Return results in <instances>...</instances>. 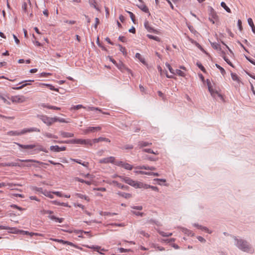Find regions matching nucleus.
Instances as JSON below:
<instances>
[{
	"label": "nucleus",
	"instance_id": "nucleus-11",
	"mask_svg": "<svg viewBox=\"0 0 255 255\" xmlns=\"http://www.w3.org/2000/svg\"><path fill=\"white\" fill-rule=\"evenodd\" d=\"M115 158L114 156H110L106 158H104L99 160L100 163H112L115 164Z\"/></svg>",
	"mask_w": 255,
	"mask_h": 255
},
{
	"label": "nucleus",
	"instance_id": "nucleus-31",
	"mask_svg": "<svg viewBox=\"0 0 255 255\" xmlns=\"http://www.w3.org/2000/svg\"><path fill=\"white\" fill-rule=\"evenodd\" d=\"M231 77L234 81H236L237 82H240V78L236 73H231Z\"/></svg>",
	"mask_w": 255,
	"mask_h": 255
},
{
	"label": "nucleus",
	"instance_id": "nucleus-17",
	"mask_svg": "<svg viewBox=\"0 0 255 255\" xmlns=\"http://www.w3.org/2000/svg\"><path fill=\"white\" fill-rule=\"evenodd\" d=\"M41 107H42L43 108H47L48 109H52V110H61V108L59 107L51 106V105L44 104V103L41 104Z\"/></svg>",
	"mask_w": 255,
	"mask_h": 255
},
{
	"label": "nucleus",
	"instance_id": "nucleus-42",
	"mask_svg": "<svg viewBox=\"0 0 255 255\" xmlns=\"http://www.w3.org/2000/svg\"><path fill=\"white\" fill-rule=\"evenodd\" d=\"M90 141H91L90 142V144H89L90 146H92L94 143L100 142L99 138H95L93 139H90Z\"/></svg>",
	"mask_w": 255,
	"mask_h": 255
},
{
	"label": "nucleus",
	"instance_id": "nucleus-61",
	"mask_svg": "<svg viewBox=\"0 0 255 255\" xmlns=\"http://www.w3.org/2000/svg\"><path fill=\"white\" fill-rule=\"evenodd\" d=\"M238 25L240 30L242 31L243 29V27L242 25V21L240 19H239L238 21Z\"/></svg>",
	"mask_w": 255,
	"mask_h": 255
},
{
	"label": "nucleus",
	"instance_id": "nucleus-43",
	"mask_svg": "<svg viewBox=\"0 0 255 255\" xmlns=\"http://www.w3.org/2000/svg\"><path fill=\"white\" fill-rule=\"evenodd\" d=\"M16 185L19 186H21L20 184H13L12 183H6V186H8V187L11 190L13 189V187L14 186H16Z\"/></svg>",
	"mask_w": 255,
	"mask_h": 255
},
{
	"label": "nucleus",
	"instance_id": "nucleus-34",
	"mask_svg": "<svg viewBox=\"0 0 255 255\" xmlns=\"http://www.w3.org/2000/svg\"><path fill=\"white\" fill-rule=\"evenodd\" d=\"M144 185L146 186V187H142V188H144V189L151 188L152 190H153L154 191H158V188L156 186H151V185H147L146 184H144Z\"/></svg>",
	"mask_w": 255,
	"mask_h": 255
},
{
	"label": "nucleus",
	"instance_id": "nucleus-44",
	"mask_svg": "<svg viewBox=\"0 0 255 255\" xmlns=\"http://www.w3.org/2000/svg\"><path fill=\"white\" fill-rule=\"evenodd\" d=\"M151 144V143H149L145 141H141L139 142V145H140V147L146 146Z\"/></svg>",
	"mask_w": 255,
	"mask_h": 255
},
{
	"label": "nucleus",
	"instance_id": "nucleus-54",
	"mask_svg": "<svg viewBox=\"0 0 255 255\" xmlns=\"http://www.w3.org/2000/svg\"><path fill=\"white\" fill-rule=\"evenodd\" d=\"M99 139L100 142H101V141H106V142H110V140L109 138H105V137H99Z\"/></svg>",
	"mask_w": 255,
	"mask_h": 255
},
{
	"label": "nucleus",
	"instance_id": "nucleus-22",
	"mask_svg": "<svg viewBox=\"0 0 255 255\" xmlns=\"http://www.w3.org/2000/svg\"><path fill=\"white\" fill-rule=\"evenodd\" d=\"M71 160L74 162H76L78 163H79L83 166L88 167L89 166V163L88 162H82L80 160L77 159H71Z\"/></svg>",
	"mask_w": 255,
	"mask_h": 255
},
{
	"label": "nucleus",
	"instance_id": "nucleus-52",
	"mask_svg": "<svg viewBox=\"0 0 255 255\" xmlns=\"http://www.w3.org/2000/svg\"><path fill=\"white\" fill-rule=\"evenodd\" d=\"M101 215L102 216H113L114 215H116V213H111L110 212H102L101 213Z\"/></svg>",
	"mask_w": 255,
	"mask_h": 255
},
{
	"label": "nucleus",
	"instance_id": "nucleus-23",
	"mask_svg": "<svg viewBox=\"0 0 255 255\" xmlns=\"http://www.w3.org/2000/svg\"><path fill=\"white\" fill-rule=\"evenodd\" d=\"M75 195L76 197H77L78 198H80L81 199H84V200H86L88 202H89L90 201L89 198L88 196H87L86 195H83V194H80V193H76L75 194Z\"/></svg>",
	"mask_w": 255,
	"mask_h": 255
},
{
	"label": "nucleus",
	"instance_id": "nucleus-5",
	"mask_svg": "<svg viewBox=\"0 0 255 255\" xmlns=\"http://www.w3.org/2000/svg\"><path fill=\"white\" fill-rule=\"evenodd\" d=\"M41 212L43 215L49 214V215L48 216V218L50 219L54 220L56 222L62 223L64 220V219L62 218H59L55 217V216L51 215V214L53 213V212L52 211L43 210L41 211Z\"/></svg>",
	"mask_w": 255,
	"mask_h": 255
},
{
	"label": "nucleus",
	"instance_id": "nucleus-59",
	"mask_svg": "<svg viewBox=\"0 0 255 255\" xmlns=\"http://www.w3.org/2000/svg\"><path fill=\"white\" fill-rule=\"evenodd\" d=\"M16 231L17 232L16 233H20L23 234L28 235V234H29V232L28 231H23V230H18L16 229Z\"/></svg>",
	"mask_w": 255,
	"mask_h": 255
},
{
	"label": "nucleus",
	"instance_id": "nucleus-21",
	"mask_svg": "<svg viewBox=\"0 0 255 255\" xmlns=\"http://www.w3.org/2000/svg\"><path fill=\"white\" fill-rule=\"evenodd\" d=\"M118 194L126 199H129L132 197V195L130 193L120 192L118 193Z\"/></svg>",
	"mask_w": 255,
	"mask_h": 255
},
{
	"label": "nucleus",
	"instance_id": "nucleus-64",
	"mask_svg": "<svg viewBox=\"0 0 255 255\" xmlns=\"http://www.w3.org/2000/svg\"><path fill=\"white\" fill-rule=\"evenodd\" d=\"M139 89H140V91L142 92V93H145V88L143 87V86H142L141 85H140L139 86Z\"/></svg>",
	"mask_w": 255,
	"mask_h": 255
},
{
	"label": "nucleus",
	"instance_id": "nucleus-3",
	"mask_svg": "<svg viewBox=\"0 0 255 255\" xmlns=\"http://www.w3.org/2000/svg\"><path fill=\"white\" fill-rule=\"evenodd\" d=\"M123 179L126 183L131 186H133L134 188H142V187H146L144 183L133 180L129 177H126L123 178Z\"/></svg>",
	"mask_w": 255,
	"mask_h": 255
},
{
	"label": "nucleus",
	"instance_id": "nucleus-53",
	"mask_svg": "<svg viewBox=\"0 0 255 255\" xmlns=\"http://www.w3.org/2000/svg\"><path fill=\"white\" fill-rule=\"evenodd\" d=\"M44 135L46 137H47L48 138H57V137H56L55 135H53L51 133H48V132L44 133Z\"/></svg>",
	"mask_w": 255,
	"mask_h": 255
},
{
	"label": "nucleus",
	"instance_id": "nucleus-60",
	"mask_svg": "<svg viewBox=\"0 0 255 255\" xmlns=\"http://www.w3.org/2000/svg\"><path fill=\"white\" fill-rule=\"evenodd\" d=\"M183 232H184L185 234H188V235L193 236V234L192 233V232L187 229H183Z\"/></svg>",
	"mask_w": 255,
	"mask_h": 255
},
{
	"label": "nucleus",
	"instance_id": "nucleus-29",
	"mask_svg": "<svg viewBox=\"0 0 255 255\" xmlns=\"http://www.w3.org/2000/svg\"><path fill=\"white\" fill-rule=\"evenodd\" d=\"M7 134L10 136H19L20 135V131H10L7 132Z\"/></svg>",
	"mask_w": 255,
	"mask_h": 255
},
{
	"label": "nucleus",
	"instance_id": "nucleus-32",
	"mask_svg": "<svg viewBox=\"0 0 255 255\" xmlns=\"http://www.w3.org/2000/svg\"><path fill=\"white\" fill-rule=\"evenodd\" d=\"M144 26L149 32L153 31V29L149 26L148 21H146L144 22Z\"/></svg>",
	"mask_w": 255,
	"mask_h": 255
},
{
	"label": "nucleus",
	"instance_id": "nucleus-56",
	"mask_svg": "<svg viewBox=\"0 0 255 255\" xmlns=\"http://www.w3.org/2000/svg\"><path fill=\"white\" fill-rule=\"evenodd\" d=\"M136 169H145V170H148V169L149 168V166H144V165H143V166H137L135 167Z\"/></svg>",
	"mask_w": 255,
	"mask_h": 255
},
{
	"label": "nucleus",
	"instance_id": "nucleus-57",
	"mask_svg": "<svg viewBox=\"0 0 255 255\" xmlns=\"http://www.w3.org/2000/svg\"><path fill=\"white\" fill-rule=\"evenodd\" d=\"M7 166H24V165H19L16 163H8V164H6Z\"/></svg>",
	"mask_w": 255,
	"mask_h": 255
},
{
	"label": "nucleus",
	"instance_id": "nucleus-8",
	"mask_svg": "<svg viewBox=\"0 0 255 255\" xmlns=\"http://www.w3.org/2000/svg\"><path fill=\"white\" fill-rule=\"evenodd\" d=\"M90 139H74L70 141V143L75 144H79L82 145H85L86 146H89L90 144Z\"/></svg>",
	"mask_w": 255,
	"mask_h": 255
},
{
	"label": "nucleus",
	"instance_id": "nucleus-13",
	"mask_svg": "<svg viewBox=\"0 0 255 255\" xmlns=\"http://www.w3.org/2000/svg\"><path fill=\"white\" fill-rule=\"evenodd\" d=\"M50 240L52 241L59 243H61V244H64V245H68L70 246L74 247L75 248H77V246L75 245H74L73 243H72L70 242H69V241H64V240H61V239H52V238H51Z\"/></svg>",
	"mask_w": 255,
	"mask_h": 255
},
{
	"label": "nucleus",
	"instance_id": "nucleus-55",
	"mask_svg": "<svg viewBox=\"0 0 255 255\" xmlns=\"http://www.w3.org/2000/svg\"><path fill=\"white\" fill-rule=\"evenodd\" d=\"M138 233H139V234L142 235H143V236L146 237H147V238L149 237V235H148L147 233H145L144 231H141H141H139Z\"/></svg>",
	"mask_w": 255,
	"mask_h": 255
},
{
	"label": "nucleus",
	"instance_id": "nucleus-40",
	"mask_svg": "<svg viewBox=\"0 0 255 255\" xmlns=\"http://www.w3.org/2000/svg\"><path fill=\"white\" fill-rule=\"evenodd\" d=\"M175 74H177L178 75H179L180 76H182V77H185V73L184 72L180 70L177 69L175 71Z\"/></svg>",
	"mask_w": 255,
	"mask_h": 255
},
{
	"label": "nucleus",
	"instance_id": "nucleus-14",
	"mask_svg": "<svg viewBox=\"0 0 255 255\" xmlns=\"http://www.w3.org/2000/svg\"><path fill=\"white\" fill-rule=\"evenodd\" d=\"M38 86L43 87V86H46V87L48 88L49 89L52 91H55L56 92H59L58 89L55 88L52 85L49 84H45V83H39Z\"/></svg>",
	"mask_w": 255,
	"mask_h": 255
},
{
	"label": "nucleus",
	"instance_id": "nucleus-15",
	"mask_svg": "<svg viewBox=\"0 0 255 255\" xmlns=\"http://www.w3.org/2000/svg\"><path fill=\"white\" fill-rule=\"evenodd\" d=\"M86 247L88 248L94 249L95 251H96V252H98L99 253H100L101 254H102L101 251H103V252L106 251V250L105 249H101V248L99 246H89L88 245H87V246H86Z\"/></svg>",
	"mask_w": 255,
	"mask_h": 255
},
{
	"label": "nucleus",
	"instance_id": "nucleus-37",
	"mask_svg": "<svg viewBox=\"0 0 255 255\" xmlns=\"http://www.w3.org/2000/svg\"><path fill=\"white\" fill-rule=\"evenodd\" d=\"M158 233L163 237H170L172 235V233H165L164 232L160 231H159Z\"/></svg>",
	"mask_w": 255,
	"mask_h": 255
},
{
	"label": "nucleus",
	"instance_id": "nucleus-16",
	"mask_svg": "<svg viewBox=\"0 0 255 255\" xmlns=\"http://www.w3.org/2000/svg\"><path fill=\"white\" fill-rule=\"evenodd\" d=\"M0 230H9L8 232L11 233L16 234V228H10L5 226H0Z\"/></svg>",
	"mask_w": 255,
	"mask_h": 255
},
{
	"label": "nucleus",
	"instance_id": "nucleus-24",
	"mask_svg": "<svg viewBox=\"0 0 255 255\" xmlns=\"http://www.w3.org/2000/svg\"><path fill=\"white\" fill-rule=\"evenodd\" d=\"M60 134L63 137H72L74 136V134L70 132L61 131Z\"/></svg>",
	"mask_w": 255,
	"mask_h": 255
},
{
	"label": "nucleus",
	"instance_id": "nucleus-7",
	"mask_svg": "<svg viewBox=\"0 0 255 255\" xmlns=\"http://www.w3.org/2000/svg\"><path fill=\"white\" fill-rule=\"evenodd\" d=\"M9 99L14 103H22L26 101V98L24 96L22 95H16L11 96Z\"/></svg>",
	"mask_w": 255,
	"mask_h": 255
},
{
	"label": "nucleus",
	"instance_id": "nucleus-38",
	"mask_svg": "<svg viewBox=\"0 0 255 255\" xmlns=\"http://www.w3.org/2000/svg\"><path fill=\"white\" fill-rule=\"evenodd\" d=\"M81 108H85L83 105H78L76 106H73L72 107L70 108V110H79Z\"/></svg>",
	"mask_w": 255,
	"mask_h": 255
},
{
	"label": "nucleus",
	"instance_id": "nucleus-46",
	"mask_svg": "<svg viewBox=\"0 0 255 255\" xmlns=\"http://www.w3.org/2000/svg\"><path fill=\"white\" fill-rule=\"evenodd\" d=\"M165 65L168 68L170 73H171L172 74H175L174 70L172 69V68L171 67L169 63H166L165 64Z\"/></svg>",
	"mask_w": 255,
	"mask_h": 255
},
{
	"label": "nucleus",
	"instance_id": "nucleus-6",
	"mask_svg": "<svg viewBox=\"0 0 255 255\" xmlns=\"http://www.w3.org/2000/svg\"><path fill=\"white\" fill-rule=\"evenodd\" d=\"M40 119L47 126H50L54 123V117L51 118L46 115H41L39 116Z\"/></svg>",
	"mask_w": 255,
	"mask_h": 255
},
{
	"label": "nucleus",
	"instance_id": "nucleus-49",
	"mask_svg": "<svg viewBox=\"0 0 255 255\" xmlns=\"http://www.w3.org/2000/svg\"><path fill=\"white\" fill-rule=\"evenodd\" d=\"M127 12L129 14V16H130V17L132 22L135 23V16L133 14V13L132 12H130V11H127Z\"/></svg>",
	"mask_w": 255,
	"mask_h": 255
},
{
	"label": "nucleus",
	"instance_id": "nucleus-45",
	"mask_svg": "<svg viewBox=\"0 0 255 255\" xmlns=\"http://www.w3.org/2000/svg\"><path fill=\"white\" fill-rule=\"evenodd\" d=\"M147 36L149 38L155 40L157 41H160V38L157 36H153V35H150V34H148Z\"/></svg>",
	"mask_w": 255,
	"mask_h": 255
},
{
	"label": "nucleus",
	"instance_id": "nucleus-47",
	"mask_svg": "<svg viewBox=\"0 0 255 255\" xmlns=\"http://www.w3.org/2000/svg\"><path fill=\"white\" fill-rule=\"evenodd\" d=\"M74 233H75L76 234L78 235L79 237H81V238L83 237V231L75 230V231H74Z\"/></svg>",
	"mask_w": 255,
	"mask_h": 255
},
{
	"label": "nucleus",
	"instance_id": "nucleus-1",
	"mask_svg": "<svg viewBox=\"0 0 255 255\" xmlns=\"http://www.w3.org/2000/svg\"><path fill=\"white\" fill-rule=\"evenodd\" d=\"M16 144L20 148L23 149H33L34 148V151L35 153H37L40 151H43L47 153L48 150L44 148L42 145L39 144H27L24 145L18 143H16Z\"/></svg>",
	"mask_w": 255,
	"mask_h": 255
},
{
	"label": "nucleus",
	"instance_id": "nucleus-12",
	"mask_svg": "<svg viewBox=\"0 0 255 255\" xmlns=\"http://www.w3.org/2000/svg\"><path fill=\"white\" fill-rule=\"evenodd\" d=\"M40 129L37 128H30L23 129L22 130L20 131V133L21 135L22 134H25L27 132H40Z\"/></svg>",
	"mask_w": 255,
	"mask_h": 255
},
{
	"label": "nucleus",
	"instance_id": "nucleus-50",
	"mask_svg": "<svg viewBox=\"0 0 255 255\" xmlns=\"http://www.w3.org/2000/svg\"><path fill=\"white\" fill-rule=\"evenodd\" d=\"M212 46L215 49H220V45L217 43H212Z\"/></svg>",
	"mask_w": 255,
	"mask_h": 255
},
{
	"label": "nucleus",
	"instance_id": "nucleus-26",
	"mask_svg": "<svg viewBox=\"0 0 255 255\" xmlns=\"http://www.w3.org/2000/svg\"><path fill=\"white\" fill-rule=\"evenodd\" d=\"M88 1L91 6H93L97 10H99V8L97 6V3L96 0H88Z\"/></svg>",
	"mask_w": 255,
	"mask_h": 255
},
{
	"label": "nucleus",
	"instance_id": "nucleus-39",
	"mask_svg": "<svg viewBox=\"0 0 255 255\" xmlns=\"http://www.w3.org/2000/svg\"><path fill=\"white\" fill-rule=\"evenodd\" d=\"M50 149L55 152H59V146L58 145H52L50 147Z\"/></svg>",
	"mask_w": 255,
	"mask_h": 255
},
{
	"label": "nucleus",
	"instance_id": "nucleus-2",
	"mask_svg": "<svg viewBox=\"0 0 255 255\" xmlns=\"http://www.w3.org/2000/svg\"><path fill=\"white\" fill-rule=\"evenodd\" d=\"M237 246L241 250L248 253H253L254 252L253 248L247 242L242 240H237Z\"/></svg>",
	"mask_w": 255,
	"mask_h": 255
},
{
	"label": "nucleus",
	"instance_id": "nucleus-18",
	"mask_svg": "<svg viewBox=\"0 0 255 255\" xmlns=\"http://www.w3.org/2000/svg\"><path fill=\"white\" fill-rule=\"evenodd\" d=\"M33 80H28V81H25L22 82L21 83L23 84L21 86L16 87V88H14V89H15V90L21 89L23 88L24 87H25V86H26L27 85H30L31 84L30 83V82H33Z\"/></svg>",
	"mask_w": 255,
	"mask_h": 255
},
{
	"label": "nucleus",
	"instance_id": "nucleus-62",
	"mask_svg": "<svg viewBox=\"0 0 255 255\" xmlns=\"http://www.w3.org/2000/svg\"><path fill=\"white\" fill-rule=\"evenodd\" d=\"M224 59L229 65H230L232 67H234L233 65L232 64V63L230 62V61L228 58H227L226 57H224Z\"/></svg>",
	"mask_w": 255,
	"mask_h": 255
},
{
	"label": "nucleus",
	"instance_id": "nucleus-48",
	"mask_svg": "<svg viewBox=\"0 0 255 255\" xmlns=\"http://www.w3.org/2000/svg\"><path fill=\"white\" fill-rule=\"evenodd\" d=\"M82 175L83 177L88 178L90 179V180H93V178L95 177L94 175H93V174H89V173L87 174H82Z\"/></svg>",
	"mask_w": 255,
	"mask_h": 255
},
{
	"label": "nucleus",
	"instance_id": "nucleus-36",
	"mask_svg": "<svg viewBox=\"0 0 255 255\" xmlns=\"http://www.w3.org/2000/svg\"><path fill=\"white\" fill-rule=\"evenodd\" d=\"M118 46L120 48V50L121 52L123 53V54L125 55V56H126L127 54V50H126V49L125 47H123L120 44H118Z\"/></svg>",
	"mask_w": 255,
	"mask_h": 255
},
{
	"label": "nucleus",
	"instance_id": "nucleus-58",
	"mask_svg": "<svg viewBox=\"0 0 255 255\" xmlns=\"http://www.w3.org/2000/svg\"><path fill=\"white\" fill-rule=\"evenodd\" d=\"M248 22L251 27H253V26H254V24L253 19L251 18H249L248 19Z\"/></svg>",
	"mask_w": 255,
	"mask_h": 255
},
{
	"label": "nucleus",
	"instance_id": "nucleus-20",
	"mask_svg": "<svg viewBox=\"0 0 255 255\" xmlns=\"http://www.w3.org/2000/svg\"><path fill=\"white\" fill-rule=\"evenodd\" d=\"M42 193L46 197H48L51 199L54 198L53 197V192L48 191L47 190H44L43 192H42Z\"/></svg>",
	"mask_w": 255,
	"mask_h": 255
},
{
	"label": "nucleus",
	"instance_id": "nucleus-19",
	"mask_svg": "<svg viewBox=\"0 0 255 255\" xmlns=\"http://www.w3.org/2000/svg\"><path fill=\"white\" fill-rule=\"evenodd\" d=\"M116 66L121 71L123 72L125 71H130L128 68L126 67V66L122 62H120L119 63H118Z\"/></svg>",
	"mask_w": 255,
	"mask_h": 255
},
{
	"label": "nucleus",
	"instance_id": "nucleus-10",
	"mask_svg": "<svg viewBox=\"0 0 255 255\" xmlns=\"http://www.w3.org/2000/svg\"><path fill=\"white\" fill-rule=\"evenodd\" d=\"M115 165L119 166H122V167L128 170H131L132 168V166L131 165L128 163H125L122 161H117L115 162Z\"/></svg>",
	"mask_w": 255,
	"mask_h": 255
},
{
	"label": "nucleus",
	"instance_id": "nucleus-27",
	"mask_svg": "<svg viewBox=\"0 0 255 255\" xmlns=\"http://www.w3.org/2000/svg\"><path fill=\"white\" fill-rule=\"evenodd\" d=\"M137 6L143 11L146 12V13L149 12L148 7L145 4H141L138 5Z\"/></svg>",
	"mask_w": 255,
	"mask_h": 255
},
{
	"label": "nucleus",
	"instance_id": "nucleus-51",
	"mask_svg": "<svg viewBox=\"0 0 255 255\" xmlns=\"http://www.w3.org/2000/svg\"><path fill=\"white\" fill-rule=\"evenodd\" d=\"M87 110H88V111L96 110V111H98L99 112H102V110L100 109H99L98 108L93 107H89L87 109Z\"/></svg>",
	"mask_w": 255,
	"mask_h": 255
},
{
	"label": "nucleus",
	"instance_id": "nucleus-4",
	"mask_svg": "<svg viewBox=\"0 0 255 255\" xmlns=\"http://www.w3.org/2000/svg\"><path fill=\"white\" fill-rule=\"evenodd\" d=\"M207 83L209 91L210 93L211 96L214 98H216L217 97L222 98V95L220 94V93L216 89L213 88L209 80H207Z\"/></svg>",
	"mask_w": 255,
	"mask_h": 255
},
{
	"label": "nucleus",
	"instance_id": "nucleus-35",
	"mask_svg": "<svg viewBox=\"0 0 255 255\" xmlns=\"http://www.w3.org/2000/svg\"><path fill=\"white\" fill-rule=\"evenodd\" d=\"M108 183L110 184H112V183H110V182H108ZM112 183L120 188H122V189L126 188L124 185H122L121 184L118 183L117 181H112Z\"/></svg>",
	"mask_w": 255,
	"mask_h": 255
},
{
	"label": "nucleus",
	"instance_id": "nucleus-25",
	"mask_svg": "<svg viewBox=\"0 0 255 255\" xmlns=\"http://www.w3.org/2000/svg\"><path fill=\"white\" fill-rule=\"evenodd\" d=\"M18 161L23 162H36L40 164H42L43 163L41 162H40L37 160H33V159H25V160H22V159H17Z\"/></svg>",
	"mask_w": 255,
	"mask_h": 255
},
{
	"label": "nucleus",
	"instance_id": "nucleus-28",
	"mask_svg": "<svg viewBox=\"0 0 255 255\" xmlns=\"http://www.w3.org/2000/svg\"><path fill=\"white\" fill-rule=\"evenodd\" d=\"M53 193L54 194H55L56 196L60 197H63V196H64L66 198H69L70 197V195H63L62 193L59 191H54V192H53Z\"/></svg>",
	"mask_w": 255,
	"mask_h": 255
},
{
	"label": "nucleus",
	"instance_id": "nucleus-41",
	"mask_svg": "<svg viewBox=\"0 0 255 255\" xmlns=\"http://www.w3.org/2000/svg\"><path fill=\"white\" fill-rule=\"evenodd\" d=\"M216 66L217 67V68H218L220 70L221 74L223 76H224L225 74H226V71L224 70V69L223 68H222L221 66H220L219 65L217 64H216Z\"/></svg>",
	"mask_w": 255,
	"mask_h": 255
},
{
	"label": "nucleus",
	"instance_id": "nucleus-30",
	"mask_svg": "<svg viewBox=\"0 0 255 255\" xmlns=\"http://www.w3.org/2000/svg\"><path fill=\"white\" fill-rule=\"evenodd\" d=\"M57 122H60V123H69L68 121H67L64 119L59 118H58L56 117H54V123Z\"/></svg>",
	"mask_w": 255,
	"mask_h": 255
},
{
	"label": "nucleus",
	"instance_id": "nucleus-63",
	"mask_svg": "<svg viewBox=\"0 0 255 255\" xmlns=\"http://www.w3.org/2000/svg\"><path fill=\"white\" fill-rule=\"evenodd\" d=\"M27 6V5L26 2H24L22 4V8L24 12L26 11Z\"/></svg>",
	"mask_w": 255,
	"mask_h": 255
},
{
	"label": "nucleus",
	"instance_id": "nucleus-9",
	"mask_svg": "<svg viewBox=\"0 0 255 255\" xmlns=\"http://www.w3.org/2000/svg\"><path fill=\"white\" fill-rule=\"evenodd\" d=\"M102 129V128L100 126L93 127H89L83 130V132L84 134H88L90 132H94L97 131H100Z\"/></svg>",
	"mask_w": 255,
	"mask_h": 255
},
{
	"label": "nucleus",
	"instance_id": "nucleus-33",
	"mask_svg": "<svg viewBox=\"0 0 255 255\" xmlns=\"http://www.w3.org/2000/svg\"><path fill=\"white\" fill-rule=\"evenodd\" d=\"M221 5L222 7H223L228 12L231 13V10L229 7L227 6L226 3L225 2L222 1L221 3Z\"/></svg>",
	"mask_w": 255,
	"mask_h": 255
}]
</instances>
